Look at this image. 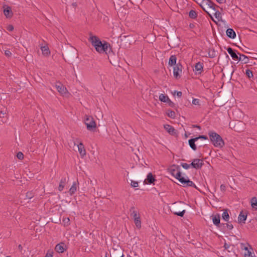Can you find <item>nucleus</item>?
<instances>
[{"instance_id":"nucleus-4","label":"nucleus","mask_w":257,"mask_h":257,"mask_svg":"<svg viewBox=\"0 0 257 257\" xmlns=\"http://www.w3.org/2000/svg\"><path fill=\"white\" fill-rule=\"evenodd\" d=\"M78 53L77 50L74 47L65 49V57H64L65 61L69 64H72L76 59L78 58Z\"/></svg>"},{"instance_id":"nucleus-9","label":"nucleus","mask_w":257,"mask_h":257,"mask_svg":"<svg viewBox=\"0 0 257 257\" xmlns=\"http://www.w3.org/2000/svg\"><path fill=\"white\" fill-rule=\"evenodd\" d=\"M228 101V96L226 94H222L221 95H219L214 100L216 105L222 106L224 105Z\"/></svg>"},{"instance_id":"nucleus-18","label":"nucleus","mask_w":257,"mask_h":257,"mask_svg":"<svg viewBox=\"0 0 257 257\" xmlns=\"http://www.w3.org/2000/svg\"><path fill=\"white\" fill-rule=\"evenodd\" d=\"M55 249L59 253H63L67 249V246L65 243L61 242L56 245Z\"/></svg>"},{"instance_id":"nucleus-53","label":"nucleus","mask_w":257,"mask_h":257,"mask_svg":"<svg viewBox=\"0 0 257 257\" xmlns=\"http://www.w3.org/2000/svg\"><path fill=\"white\" fill-rule=\"evenodd\" d=\"M14 28L13 26L12 25H8L7 28V30H8L10 32L13 31L14 30Z\"/></svg>"},{"instance_id":"nucleus-62","label":"nucleus","mask_w":257,"mask_h":257,"mask_svg":"<svg viewBox=\"0 0 257 257\" xmlns=\"http://www.w3.org/2000/svg\"><path fill=\"white\" fill-rule=\"evenodd\" d=\"M195 25L194 24L191 23L189 25V28L190 29H193L195 27Z\"/></svg>"},{"instance_id":"nucleus-59","label":"nucleus","mask_w":257,"mask_h":257,"mask_svg":"<svg viewBox=\"0 0 257 257\" xmlns=\"http://www.w3.org/2000/svg\"><path fill=\"white\" fill-rule=\"evenodd\" d=\"M220 190L222 191H225L226 190V186L224 184H221L220 185Z\"/></svg>"},{"instance_id":"nucleus-49","label":"nucleus","mask_w":257,"mask_h":257,"mask_svg":"<svg viewBox=\"0 0 257 257\" xmlns=\"http://www.w3.org/2000/svg\"><path fill=\"white\" fill-rule=\"evenodd\" d=\"M231 246L233 247V245L228 244L226 242H225L224 244V247L225 248V249H227L228 251H230L229 248Z\"/></svg>"},{"instance_id":"nucleus-47","label":"nucleus","mask_w":257,"mask_h":257,"mask_svg":"<svg viewBox=\"0 0 257 257\" xmlns=\"http://www.w3.org/2000/svg\"><path fill=\"white\" fill-rule=\"evenodd\" d=\"M196 139H197V140H198L199 139H202L204 140H208L207 136L205 135H199V136L196 137Z\"/></svg>"},{"instance_id":"nucleus-2","label":"nucleus","mask_w":257,"mask_h":257,"mask_svg":"<svg viewBox=\"0 0 257 257\" xmlns=\"http://www.w3.org/2000/svg\"><path fill=\"white\" fill-rule=\"evenodd\" d=\"M168 170L173 176L178 180L183 187H192L197 189H198L192 181L189 179H186L184 177L182 176V173L180 171V167L179 166L173 165L168 169Z\"/></svg>"},{"instance_id":"nucleus-33","label":"nucleus","mask_w":257,"mask_h":257,"mask_svg":"<svg viewBox=\"0 0 257 257\" xmlns=\"http://www.w3.org/2000/svg\"><path fill=\"white\" fill-rule=\"evenodd\" d=\"M222 218L223 220H224L225 221H228L229 219V215L228 213V209H224L223 212L222 214Z\"/></svg>"},{"instance_id":"nucleus-39","label":"nucleus","mask_w":257,"mask_h":257,"mask_svg":"<svg viewBox=\"0 0 257 257\" xmlns=\"http://www.w3.org/2000/svg\"><path fill=\"white\" fill-rule=\"evenodd\" d=\"M76 191V182H74L69 189V193L71 195L74 194V193Z\"/></svg>"},{"instance_id":"nucleus-28","label":"nucleus","mask_w":257,"mask_h":257,"mask_svg":"<svg viewBox=\"0 0 257 257\" xmlns=\"http://www.w3.org/2000/svg\"><path fill=\"white\" fill-rule=\"evenodd\" d=\"M66 182H67L66 178L64 177L61 179V180H60L59 186H58V190L60 191H61L63 190Z\"/></svg>"},{"instance_id":"nucleus-32","label":"nucleus","mask_w":257,"mask_h":257,"mask_svg":"<svg viewBox=\"0 0 257 257\" xmlns=\"http://www.w3.org/2000/svg\"><path fill=\"white\" fill-rule=\"evenodd\" d=\"M239 57H240V61L243 64H247L249 62V58L248 57L245 56L244 54H239Z\"/></svg>"},{"instance_id":"nucleus-19","label":"nucleus","mask_w":257,"mask_h":257,"mask_svg":"<svg viewBox=\"0 0 257 257\" xmlns=\"http://www.w3.org/2000/svg\"><path fill=\"white\" fill-rule=\"evenodd\" d=\"M240 248L242 250H244L246 252H244V257H253L252 255L251 252L248 250L247 246L245 243H241L240 244Z\"/></svg>"},{"instance_id":"nucleus-3","label":"nucleus","mask_w":257,"mask_h":257,"mask_svg":"<svg viewBox=\"0 0 257 257\" xmlns=\"http://www.w3.org/2000/svg\"><path fill=\"white\" fill-rule=\"evenodd\" d=\"M185 205L182 201L175 202L172 205L171 211L175 215L183 217L186 211Z\"/></svg>"},{"instance_id":"nucleus-1","label":"nucleus","mask_w":257,"mask_h":257,"mask_svg":"<svg viewBox=\"0 0 257 257\" xmlns=\"http://www.w3.org/2000/svg\"><path fill=\"white\" fill-rule=\"evenodd\" d=\"M89 41L95 48L97 52L99 53H105L107 55L109 62L111 64L112 63H115L112 58V56H114V54L109 43L105 41H101L97 36H93L91 33L89 34Z\"/></svg>"},{"instance_id":"nucleus-11","label":"nucleus","mask_w":257,"mask_h":257,"mask_svg":"<svg viewBox=\"0 0 257 257\" xmlns=\"http://www.w3.org/2000/svg\"><path fill=\"white\" fill-rule=\"evenodd\" d=\"M226 50L234 60H236L238 62L240 61V57L238 56L239 55L240 53L238 52L237 50H234L230 47L226 48Z\"/></svg>"},{"instance_id":"nucleus-52","label":"nucleus","mask_w":257,"mask_h":257,"mask_svg":"<svg viewBox=\"0 0 257 257\" xmlns=\"http://www.w3.org/2000/svg\"><path fill=\"white\" fill-rule=\"evenodd\" d=\"M192 103L195 105H199V100L198 99L194 98L192 100Z\"/></svg>"},{"instance_id":"nucleus-20","label":"nucleus","mask_w":257,"mask_h":257,"mask_svg":"<svg viewBox=\"0 0 257 257\" xmlns=\"http://www.w3.org/2000/svg\"><path fill=\"white\" fill-rule=\"evenodd\" d=\"M131 178L134 180H137V181H142L145 178V174L142 173H134L131 175Z\"/></svg>"},{"instance_id":"nucleus-23","label":"nucleus","mask_w":257,"mask_h":257,"mask_svg":"<svg viewBox=\"0 0 257 257\" xmlns=\"http://www.w3.org/2000/svg\"><path fill=\"white\" fill-rule=\"evenodd\" d=\"M129 0H113L114 5L122 8L126 6Z\"/></svg>"},{"instance_id":"nucleus-8","label":"nucleus","mask_w":257,"mask_h":257,"mask_svg":"<svg viewBox=\"0 0 257 257\" xmlns=\"http://www.w3.org/2000/svg\"><path fill=\"white\" fill-rule=\"evenodd\" d=\"M84 123L86 125L87 129L89 131H93L96 127V122L93 117L91 116L85 115Z\"/></svg>"},{"instance_id":"nucleus-15","label":"nucleus","mask_w":257,"mask_h":257,"mask_svg":"<svg viewBox=\"0 0 257 257\" xmlns=\"http://www.w3.org/2000/svg\"><path fill=\"white\" fill-rule=\"evenodd\" d=\"M191 163H194L195 164V166H191L192 168L196 169V170L200 169L202 168L203 165H204L203 160L199 159H194L192 160Z\"/></svg>"},{"instance_id":"nucleus-61","label":"nucleus","mask_w":257,"mask_h":257,"mask_svg":"<svg viewBox=\"0 0 257 257\" xmlns=\"http://www.w3.org/2000/svg\"><path fill=\"white\" fill-rule=\"evenodd\" d=\"M221 227H220V228L222 229H225V228L226 227V223H221Z\"/></svg>"},{"instance_id":"nucleus-29","label":"nucleus","mask_w":257,"mask_h":257,"mask_svg":"<svg viewBox=\"0 0 257 257\" xmlns=\"http://www.w3.org/2000/svg\"><path fill=\"white\" fill-rule=\"evenodd\" d=\"M113 249L114 251L112 253V257H119L122 254H123L122 252V249L120 247L119 248L118 250L114 248H113Z\"/></svg>"},{"instance_id":"nucleus-43","label":"nucleus","mask_w":257,"mask_h":257,"mask_svg":"<svg viewBox=\"0 0 257 257\" xmlns=\"http://www.w3.org/2000/svg\"><path fill=\"white\" fill-rule=\"evenodd\" d=\"M215 13L214 14V16L218 20H220L221 19V13L218 10L214 11Z\"/></svg>"},{"instance_id":"nucleus-58","label":"nucleus","mask_w":257,"mask_h":257,"mask_svg":"<svg viewBox=\"0 0 257 257\" xmlns=\"http://www.w3.org/2000/svg\"><path fill=\"white\" fill-rule=\"evenodd\" d=\"M52 254H53L52 251H48L45 257H52L53 256Z\"/></svg>"},{"instance_id":"nucleus-42","label":"nucleus","mask_w":257,"mask_h":257,"mask_svg":"<svg viewBox=\"0 0 257 257\" xmlns=\"http://www.w3.org/2000/svg\"><path fill=\"white\" fill-rule=\"evenodd\" d=\"M181 166L185 169H189L190 167H191V166H194V167L195 166V164H194V163H191L190 164H188L187 163H181Z\"/></svg>"},{"instance_id":"nucleus-51","label":"nucleus","mask_w":257,"mask_h":257,"mask_svg":"<svg viewBox=\"0 0 257 257\" xmlns=\"http://www.w3.org/2000/svg\"><path fill=\"white\" fill-rule=\"evenodd\" d=\"M226 226L229 230H231L233 228V225L230 222L226 223Z\"/></svg>"},{"instance_id":"nucleus-54","label":"nucleus","mask_w":257,"mask_h":257,"mask_svg":"<svg viewBox=\"0 0 257 257\" xmlns=\"http://www.w3.org/2000/svg\"><path fill=\"white\" fill-rule=\"evenodd\" d=\"M176 94L177 96L179 97H180L182 96V93L181 91H175L174 92V95Z\"/></svg>"},{"instance_id":"nucleus-10","label":"nucleus","mask_w":257,"mask_h":257,"mask_svg":"<svg viewBox=\"0 0 257 257\" xmlns=\"http://www.w3.org/2000/svg\"><path fill=\"white\" fill-rule=\"evenodd\" d=\"M213 6H214V3L211 0H203L200 4V7L212 19H213L212 16L206 11V9H209L210 7Z\"/></svg>"},{"instance_id":"nucleus-36","label":"nucleus","mask_w":257,"mask_h":257,"mask_svg":"<svg viewBox=\"0 0 257 257\" xmlns=\"http://www.w3.org/2000/svg\"><path fill=\"white\" fill-rule=\"evenodd\" d=\"M41 50L44 55L48 56L50 54V51L47 46L41 47Z\"/></svg>"},{"instance_id":"nucleus-48","label":"nucleus","mask_w":257,"mask_h":257,"mask_svg":"<svg viewBox=\"0 0 257 257\" xmlns=\"http://www.w3.org/2000/svg\"><path fill=\"white\" fill-rule=\"evenodd\" d=\"M17 157L19 160H23L24 159V154L21 152H19L17 154Z\"/></svg>"},{"instance_id":"nucleus-50","label":"nucleus","mask_w":257,"mask_h":257,"mask_svg":"<svg viewBox=\"0 0 257 257\" xmlns=\"http://www.w3.org/2000/svg\"><path fill=\"white\" fill-rule=\"evenodd\" d=\"M167 103L171 107L174 108L176 107L175 103L173 102H172L170 99H169Z\"/></svg>"},{"instance_id":"nucleus-24","label":"nucleus","mask_w":257,"mask_h":257,"mask_svg":"<svg viewBox=\"0 0 257 257\" xmlns=\"http://www.w3.org/2000/svg\"><path fill=\"white\" fill-rule=\"evenodd\" d=\"M78 152L81 157H84L86 155V151L82 143H79L77 145Z\"/></svg>"},{"instance_id":"nucleus-26","label":"nucleus","mask_w":257,"mask_h":257,"mask_svg":"<svg viewBox=\"0 0 257 257\" xmlns=\"http://www.w3.org/2000/svg\"><path fill=\"white\" fill-rule=\"evenodd\" d=\"M226 34L227 36L231 39H234L236 37L235 31L231 28H228L226 30Z\"/></svg>"},{"instance_id":"nucleus-35","label":"nucleus","mask_w":257,"mask_h":257,"mask_svg":"<svg viewBox=\"0 0 257 257\" xmlns=\"http://www.w3.org/2000/svg\"><path fill=\"white\" fill-rule=\"evenodd\" d=\"M169 98L168 96L165 94H161L159 96V100L163 102H166L169 100Z\"/></svg>"},{"instance_id":"nucleus-22","label":"nucleus","mask_w":257,"mask_h":257,"mask_svg":"<svg viewBox=\"0 0 257 257\" xmlns=\"http://www.w3.org/2000/svg\"><path fill=\"white\" fill-rule=\"evenodd\" d=\"M4 14L7 18H11L13 16L11 8L8 6L4 7Z\"/></svg>"},{"instance_id":"nucleus-37","label":"nucleus","mask_w":257,"mask_h":257,"mask_svg":"<svg viewBox=\"0 0 257 257\" xmlns=\"http://www.w3.org/2000/svg\"><path fill=\"white\" fill-rule=\"evenodd\" d=\"M189 17L192 19H195L197 17V13L193 10H191L189 12Z\"/></svg>"},{"instance_id":"nucleus-56","label":"nucleus","mask_w":257,"mask_h":257,"mask_svg":"<svg viewBox=\"0 0 257 257\" xmlns=\"http://www.w3.org/2000/svg\"><path fill=\"white\" fill-rule=\"evenodd\" d=\"M5 54L8 57H10L12 55V53L9 50H6L5 52Z\"/></svg>"},{"instance_id":"nucleus-34","label":"nucleus","mask_w":257,"mask_h":257,"mask_svg":"<svg viewBox=\"0 0 257 257\" xmlns=\"http://www.w3.org/2000/svg\"><path fill=\"white\" fill-rule=\"evenodd\" d=\"M56 87L59 92L61 94L65 93L66 89L64 88V86L61 83H59V85L56 84Z\"/></svg>"},{"instance_id":"nucleus-60","label":"nucleus","mask_w":257,"mask_h":257,"mask_svg":"<svg viewBox=\"0 0 257 257\" xmlns=\"http://www.w3.org/2000/svg\"><path fill=\"white\" fill-rule=\"evenodd\" d=\"M192 127H193V128H197L199 130H201V126L200 125H196V124L192 125Z\"/></svg>"},{"instance_id":"nucleus-12","label":"nucleus","mask_w":257,"mask_h":257,"mask_svg":"<svg viewBox=\"0 0 257 257\" xmlns=\"http://www.w3.org/2000/svg\"><path fill=\"white\" fill-rule=\"evenodd\" d=\"M183 66L180 63H177L173 68V74L176 79L180 78Z\"/></svg>"},{"instance_id":"nucleus-16","label":"nucleus","mask_w":257,"mask_h":257,"mask_svg":"<svg viewBox=\"0 0 257 257\" xmlns=\"http://www.w3.org/2000/svg\"><path fill=\"white\" fill-rule=\"evenodd\" d=\"M203 63L198 62L196 63L194 69H193L196 75L201 74L203 71Z\"/></svg>"},{"instance_id":"nucleus-63","label":"nucleus","mask_w":257,"mask_h":257,"mask_svg":"<svg viewBox=\"0 0 257 257\" xmlns=\"http://www.w3.org/2000/svg\"><path fill=\"white\" fill-rule=\"evenodd\" d=\"M216 1L219 4H223L225 2H224V0H216Z\"/></svg>"},{"instance_id":"nucleus-45","label":"nucleus","mask_w":257,"mask_h":257,"mask_svg":"<svg viewBox=\"0 0 257 257\" xmlns=\"http://www.w3.org/2000/svg\"><path fill=\"white\" fill-rule=\"evenodd\" d=\"M171 39L172 40V42L174 43H176L177 44V43L178 41H179V39L178 37H175V36H171Z\"/></svg>"},{"instance_id":"nucleus-27","label":"nucleus","mask_w":257,"mask_h":257,"mask_svg":"<svg viewBox=\"0 0 257 257\" xmlns=\"http://www.w3.org/2000/svg\"><path fill=\"white\" fill-rule=\"evenodd\" d=\"M176 61H177V57H176V55H171L169 58L168 64L170 66H175L177 64Z\"/></svg>"},{"instance_id":"nucleus-13","label":"nucleus","mask_w":257,"mask_h":257,"mask_svg":"<svg viewBox=\"0 0 257 257\" xmlns=\"http://www.w3.org/2000/svg\"><path fill=\"white\" fill-rule=\"evenodd\" d=\"M156 181L155 175H153L152 173H149L147 176V178L143 181L144 184H155V182Z\"/></svg>"},{"instance_id":"nucleus-21","label":"nucleus","mask_w":257,"mask_h":257,"mask_svg":"<svg viewBox=\"0 0 257 257\" xmlns=\"http://www.w3.org/2000/svg\"><path fill=\"white\" fill-rule=\"evenodd\" d=\"M247 212L241 211L238 217V222L239 223H245L247 217Z\"/></svg>"},{"instance_id":"nucleus-55","label":"nucleus","mask_w":257,"mask_h":257,"mask_svg":"<svg viewBox=\"0 0 257 257\" xmlns=\"http://www.w3.org/2000/svg\"><path fill=\"white\" fill-rule=\"evenodd\" d=\"M238 47L243 52L245 53H248L247 51V50H248L249 49L248 48H247L246 47L244 46L245 49H243L242 48H241L240 47Z\"/></svg>"},{"instance_id":"nucleus-5","label":"nucleus","mask_w":257,"mask_h":257,"mask_svg":"<svg viewBox=\"0 0 257 257\" xmlns=\"http://www.w3.org/2000/svg\"><path fill=\"white\" fill-rule=\"evenodd\" d=\"M208 135L210 138V141L213 145L216 147L222 148L224 145V142L222 137L214 132H209Z\"/></svg>"},{"instance_id":"nucleus-44","label":"nucleus","mask_w":257,"mask_h":257,"mask_svg":"<svg viewBox=\"0 0 257 257\" xmlns=\"http://www.w3.org/2000/svg\"><path fill=\"white\" fill-rule=\"evenodd\" d=\"M130 185L133 188L138 187L139 186V182L135 180H131Z\"/></svg>"},{"instance_id":"nucleus-57","label":"nucleus","mask_w":257,"mask_h":257,"mask_svg":"<svg viewBox=\"0 0 257 257\" xmlns=\"http://www.w3.org/2000/svg\"><path fill=\"white\" fill-rule=\"evenodd\" d=\"M219 8V7L216 5L215 3H214V6L210 7V9H211L213 11L216 10V8Z\"/></svg>"},{"instance_id":"nucleus-6","label":"nucleus","mask_w":257,"mask_h":257,"mask_svg":"<svg viewBox=\"0 0 257 257\" xmlns=\"http://www.w3.org/2000/svg\"><path fill=\"white\" fill-rule=\"evenodd\" d=\"M229 126L231 129L238 132H242L245 128V123L238 120L230 122Z\"/></svg>"},{"instance_id":"nucleus-46","label":"nucleus","mask_w":257,"mask_h":257,"mask_svg":"<svg viewBox=\"0 0 257 257\" xmlns=\"http://www.w3.org/2000/svg\"><path fill=\"white\" fill-rule=\"evenodd\" d=\"M61 220L60 218L58 216H54L53 218H52V221L55 223H58Z\"/></svg>"},{"instance_id":"nucleus-31","label":"nucleus","mask_w":257,"mask_h":257,"mask_svg":"<svg viewBox=\"0 0 257 257\" xmlns=\"http://www.w3.org/2000/svg\"><path fill=\"white\" fill-rule=\"evenodd\" d=\"M208 57L213 58L217 56V52L214 49H210L208 51Z\"/></svg>"},{"instance_id":"nucleus-17","label":"nucleus","mask_w":257,"mask_h":257,"mask_svg":"<svg viewBox=\"0 0 257 257\" xmlns=\"http://www.w3.org/2000/svg\"><path fill=\"white\" fill-rule=\"evenodd\" d=\"M164 127L169 134L174 136H177V131L176 130L172 125L169 124H165L164 125Z\"/></svg>"},{"instance_id":"nucleus-64","label":"nucleus","mask_w":257,"mask_h":257,"mask_svg":"<svg viewBox=\"0 0 257 257\" xmlns=\"http://www.w3.org/2000/svg\"><path fill=\"white\" fill-rule=\"evenodd\" d=\"M199 144L200 145L199 147H201V146H203L204 145V142H200L199 143Z\"/></svg>"},{"instance_id":"nucleus-41","label":"nucleus","mask_w":257,"mask_h":257,"mask_svg":"<svg viewBox=\"0 0 257 257\" xmlns=\"http://www.w3.org/2000/svg\"><path fill=\"white\" fill-rule=\"evenodd\" d=\"M167 114L169 117L171 118H175L176 117L175 111L170 109L168 110L167 112Z\"/></svg>"},{"instance_id":"nucleus-38","label":"nucleus","mask_w":257,"mask_h":257,"mask_svg":"<svg viewBox=\"0 0 257 257\" xmlns=\"http://www.w3.org/2000/svg\"><path fill=\"white\" fill-rule=\"evenodd\" d=\"M245 74L249 80H251V78L253 79V72L250 70L246 69L245 72Z\"/></svg>"},{"instance_id":"nucleus-40","label":"nucleus","mask_w":257,"mask_h":257,"mask_svg":"<svg viewBox=\"0 0 257 257\" xmlns=\"http://www.w3.org/2000/svg\"><path fill=\"white\" fill-rule=\"evenodd\" d=\"M35 194L33 191H28L26 193V197L27 199H31L34 197Z\"/></svg>"},{"instance_id":"nucleus-30","label":"nucleus","mask_w":257,"mask_h":257,"mask_svg":"<svg viewBox=\"0 0 257 257\" xmlns=\"http://www.w3.org/2000/svg\"><path fill=\"white\" fill-rule=\"evenodd\" d=\"M250 203L252 208L255 210H257V198L256 197L251 198Z\"/></svg>"},{"instance_id":"nucleus-7","label":"nucleus","mask_w":257,"mask_h":257,"mask_svg":"<svg viewBox=\"0 0 257 257\" xmlns=\"http://www.w3.org/2000/svg\"><path fill=\"white\" fill-rule=\"evenodd\" d=\"M135 209V206H132L130 208V211L131 212V216L133 217L136 227L138 229H140L141 228V221L140 216V214L138 213L137 211Z\"/></svg>"},{"instance_id":"nucleus-14","label":"nucleus","mask_w":257,"mask_h":257,"mask_svg":"<svg viewBox=\"0 0 257 257\" xmlns=\"http://www.w3.org/2000/svg\"><path fill=\"white\" fill-rule=\"evenodd\" d=\"M211 217H212L213 224L217 227H221L220 214L218 213L212 214Z\"/></svg>"},{"instance_id":"nucleus-25","label":"nucleus","mask_w":257,"mask_h":257,"mask_svg":"<svg viewBox=\"0 0 257 257\" xmlns=\"http://www.w3.org/2000/svg\"><path fill=\"white\" fill-rule=\"evenodd\" d=\"M198 140L196 137L190 139L188 141L189 145L193 151H196L197 150V147L195 143Z\"/></svg>"}]
</instances>
